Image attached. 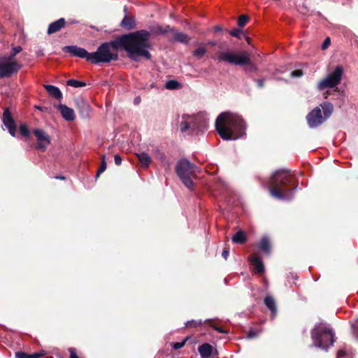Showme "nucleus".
Segmentation results:
<instances>
[{
    "label": "nucleus",
    "instance_id": "nucleus-21",
    "mask_svg": "<svg viewBox=\"0 0 358 358\" xmlns=\"http://www.w3.org/2000/svg\"><path fill=\"white\" fill-rule=\"evenodd\" d=\"M320 107L322 108V109L323 110L324 115H322V117H325V120H326L332 114L333 110H334V106H333L332 103H331L330 102L325 101L320 104Z\"/></svg>",
    "mask_w": 358,
    "mask_h": 358
},
{
    "label": "nucleus",
    "instance_id": "nucleus-38",
    "mask_svg": "<svg viewBox=\"0 0 358 358\" xmlns=\"http://www.w3.org/2000/svg\"><path fill=\"white\" fill-rule=\"evenodd\" d=\"M259 334H260L259 331H254V330L251 329L248 332L247 337L248 338H253L258 336L259 335Z\"/></svg>",
    "mask_w": 358,
    "mask_h": 358
},
{
    "label": "nucleus",
    "instance_id": "nucleus-30",
    "mask_svg": "<svg viewBox=\"0 0 358 358\" xmlns=\"http://www.w3.org/2000/svg\"><path fill=\"white\" fill-rule=\"evenodd\" d=\"M101 159H102L101 164L97 171L96 177H99V175L101 173H102L106 169V167H107L105 155H102Z\"/></svg>",
    "mask_w": 358,
    "mask_h": 358
},
{
    "label": "nucleus",
    "instance_id": "nucleus-10",
    "mask_svg": "<svg viewBox=\"0 0 358 358\" xmlns=\"http://www.w3.org/2000/svg\"><path fill=\"white\" fill-rule=\"evenodd\" d=\"M306 120L309 127L314 129L321 125L325 121V117H322L320 108L316 107L307 115Z\"/></svg>",
    "mask_w": 358,
    "mask_h": 358
},
{
    "label": "nucleus",
    "instance_id": "nucleus-5",
    "mask_svg": "<svg viewBox=\"0 0 358 358\" xmlns=\"http://www.w3.org/2000/svg\"><path fill=\"white\" fill-rule=\"evenodd\" d=\"M178 127L181 132L198 134L206 129V122L199 115L183 114L179 120Z\"/></svg>",
    "mask_w": 358,
    "mask_h": 358
},
{
    "label": "nucleus",
    "instance_id": "nucleus-50",
    "mask_svg": "<svg viewBox=\"0 0 358 358\" xmlns=\"http://www.w3.org/2000/svg\"><path fill=\"white\" fill-rule=\"evenodd\" d=\"M215 31H222V28L220 27L216 26V27H215Z\"/></svg>",
    "mask_w": 358,
    "mask_h": 358
},
{
    "label": "nucleus",
    "instance_id": "nucleus-48",
    "mask_svg": "<svg viewBox=\"0 0 358 358\" xmlns=\"http://www.w3.org/2000/svg\"><path fill=\"white\" fill-rule=\"evenodd\" d=\"M222 256L225 259H227L228 256H229V251L227 250H223L222 253Z\"/></svg>",
    "mask_w": 358,
    "mask_h": 358
},
{
    "label": "nucleus",
    "instance_id": "nucleus-4",
    "mask_svg": "<svg viewBox=\"0 0 358 358\" xmlns=\"http://www.w3.org/2000/svg\"><path fill=\"white\" fill-rule=\"evenodd\" d=\"M334 334L333 329L327 323L316 324L311 331L313 346L327 350L334 345Z\"/></svg>",
    "mask_w": 358,
    "mask_h": 358
},
{
    "label": "nucleus",
    "instance_id": "nucleus-20",
    "mask_svg": "<svg viewBox=\"0 0 358 358\" xmlns=\"http://www.w3.org/2000/svg\"><path fill=\"white\" fill-rule=\"evenodd\" d=\"M44 87L52 97L57 99H60L62 98V92L57 87L51 85H45Z\"/></svg>",
    "mask_w": 358,
    "mask_h": 358
},
{
    "label": "nucleus",
    "instance_id": "nucleus-34",
    "mask_svg": "<svg viewBox=\"0 0 358 358\" xmlns=\"http://www.w3.org/2000/svg\"><path fill=\"white\" fill-rule=\"evenodd\" d=\"M230 34L232 36L236 37L238 38H241L242 36H244V34L242 32V31L241 29H234L231 30L230 31Z\"/></svg>",
    "mask_w": 358,
    "mask_h": 358
},
{
    "label": "nucleus",
    "instance_id": "nucleus-39",
    "mask_svg": "<svg viewBox=\"0 0 358 358\" xmlns=\"http://www.w3.org/2000/svg\"><path fill=\"white\" fill-rule=\"evenodd\" d=\"M303 76L302 70L298 69L291 72V76L293 78H299Z\"/></svg>",
    "mask_w": 358,
    "mask_h": 358
},
{
    "label": "nucleus",
    "instance_id": "nucleus-45",
    "mask_svg": "<svg viewBox=\"0 0 358 358\" xmlns=\"http://www.w3.org/2000/svg\"><path fill=\"white\" fill-rule=\"evenodd\" d=\"M255 81L257 82V85L259 87H264V80L263 79H258V80H255Z\"/></svg>",
    "mask_w": 358,
    "mask_h": 358
},
{
    "label": "nucleus",
    "instance_id": "nucleus-37",
    "mask_svg": "<svg viewBox=\"0 0 358 358\" xmlns=\"http://www.w3.org/2000/svg\"><path fill=\"white\" fill-rule=\"evenodd\" d=\"M187 339H188V338H186L182 342L174 343L173 345V348L174 350H179V349L182 348L185 345V343L187 341Z\"/></svg>",
    "mask_w": 358,
    "mask_h": 358
},
{
    "label": "nucleus",
    "instance_id": "nucleus-54",
    "mask_svg": "<svg viewBox=\"0 0 358 358\" xmlns=\"http://www.w3.org/2000/svg\"><path fill=\"white\" fill-rule=\"evenodd\" d=\"M48 358H53V357H48Z\"/></svg>",
    "mask_w": 358,
    "mask_h": 358
},
{
    "label": "nucleus",
    "instance_id": "nucleus-40",
    "mask_svg": "<svg viewBox=\"0 0 358 358\" xmlns=\"http://www.w3.org/2000/svg\"><path fill=\"white\" fill-rule=\"evenodd\" d=\"M330 44H331L330 38H329V37L326 38L322 44V50L327 49L330 45Z\"/></svg>",
    "mask_w": 358,
    "mask_h": 358
},
{
    "label": "nucleus",
    "instance_id": "nucleus-18",
    "mask_svg": "<svg viewBox=\"0 0 358 358\" xmlns=\"http://www.w3.org/2000/svg\"><path fill=\"white\" fill-rule=\"evenodd\" d=\"M124 10L126 13H127V8L126 6H124ZM121 26L128 30L133 29L135 27V20L133 18L127 17L126 14L121 22Z\"/></svg>",
    "mask_w": 358,
    "mask_h": 358
},
{
    "label": "nucleus",
    "instance_id": "nucleus-29",
    "mask_svg": "<svg viewBox=\"0 0 358 358\" xmlns=\"http://www.w3.org/2000/svg\"><path fill=\"white\" fill-rule=\"evenodd\" d=\"M22 50V48L20 45L13 47L11 49L10 54L9 55H5L7 57H10L12 60H14V57L17 54L20 53Z\"/></svg>",
    "mask_w": 358,
    "mask_h": 358
},
{
    "label": "nucleus",
    "instance_id": "nucleus-51",
    "mask_svg": "<svg viewBox=\"0 0 358 358\" xmlns=\"http://www.w3.org/2000/svg\"><path fill=\"white\" fill-rule=\"evenodd\" d=\"M55 178L57 179H59V180H64L65 179L64 176H56Z\"/></svg>",
    "mask_w": 358,
    "mask_h": 358
},
{
    "label": "nucleus",
    "instance_id": "nucleus-25",
    "mask_svg": "<svg viewBox=\"0 0 358 358\" xmlns=\"http://www.w3.org/2000/svg\"><path fill=\"white\" fill-rule=\"evenodd\" d=\"M259 248L266 254L270 253L271 245L267 237L264 236L262 238L259 243Z\"/></svg>",
    "mask_w": 358,
    "mask_h": 358
},
{
    "label": "nucleus",
    "instance_id": "nucleus-9",
    "mask_svg": "<svg viewBox=\"0 0 358 358\" xmlns=\"http://www.w3.org/2000/svg\"><path fill=\"white\" fill-rule=\"evenodd\" d=\"M22 65L5 55L0 57V78H7L17 73Z\"/></svg>",
    "mask_w": 358,
    "mask_h": 358
},
{
    "label": "nucleus",
    "instance_id": "nucleus-1",
    "mask_svg": "<svg viewBox=\"0 0 358 358\" xmlns=\"http://www.w3.org/2000/svg\"><path fill=\"white\" fill-rule=\"evenodd\" d=\"M150 34L145 30L137 31L123 35L116 40L102 43L94 52H91V63H109L118 59V48L122 47L128 57L134 61H139L141 57L150 59V53L149 38Z\"/></svg>",
    "mask_w": 358,
    "mask_h": 358
},
{
    "label": "nucleus",
    "instance_id": "nucleus-52",
    "mask_svg": "<svg viewBox=\"0 0 358 358\" xmlns=\"http://www.w3.org/2000/svg\"><path fill=\"white\" fill-rule=\"evenodd\" d=\"M36 108L37 109L40 110H42V108H41V107H40V106H36Z\"/></svg>",
    "mask_w": 358,
    "mask_h": 358
},
{
    "label": "nucleus",
    "instance_id": "nucleus-46",
    "mask_svg": "<svg viewBox=\"0 0 358 358\" xmlns=\"http://www.w3.org/2000/svg\"><path fill=\"white\" fill-rule=\"evenodd\" d=\"M346 353L345 352H344L343 350H338V353H337V357L336 358H341L342 357H344L345 356Z\"/></svg>",
    "mask_w": 358,
    "mask_h": 358
},
{
    "label": "nucleus",
    "instance_id": "nucleus-23",
    "mask_svg": "<svg viewBox=\"0 0 358 358\" xmlns=\"http://www.w3.org/2000/svg\"><path fill=\"white\" fill-rule=\"evenodd\" d=\"M264 304L271 311L273 315H275L276 314V304L274 299L272 296H267L264 299Z\"/></svg>",
    "mask_w": 358,
    "mask_h": 358
},
{
    "label": "nucleus",
    "instance_id": "nucleus-11",
    "mask_svg": "<svg viewBox=\"0 0 358 358\" xmlns=\"http://www.w3.org/2000/svg\"><path fill=\"white\" fill-rule=\"evenodd\" d=\"M63 51L71 54L72 56L78 57L80 58H85L91 62V55L85 48L78 47L77 45H66L62 48Z\"/></svg>",
    "mask_w": 358,
    "mask_h": 358
},
{
    "label": "nucleus",
    "instance_id": "nucleus-2",
    "mask_svg": "<svg viewBox=\"0 0 358 358\" xmlns=\"http://www.w3.org/2000/svg\"><path fill=\"white\" fill-rule=\"evenodd\" d=\"M215 127L224 140H236L245 134V124L237 114L222 113L216 119Z\"/></svg>",
    "mask_w": 358,
    "mask_h": 358
},
{
    "label": "nucleus",
    "instance_id": "nucleus-3",
    "mask_svg": "<svg viewBox=\"0 0 358 358\" xmlns=\"http://www.w3.org/2000/svg\"><path fill=\"white\" fill-rule=\"evenodd\" d=\"M269 192L272 196L280 200H290L293 198L297 185L290 171L280 169L274 172L270 179Z\"/></svg>",
    "mask_w": 358,
    "mask_h": 358
},
{
    "label": "nucleus",
    "instance_id": "nucleus-26",
    "mask_svg": "<svg viewBox=\"0 0 358 358\" xmlns=\"http://www.w3.org/2000/svg\"><path fill=\"white\" fill-rule=\"evenodd\" d=\"M206 52L207 49L204 46H200L193 52V55L197 59H201Z\"/></svg>",
    "mask_w": 358,
    "mask_h": 358
},
{
    "label": "nucleus",
    "instance_id": "nucleus-15",
    "mask_svg": "<svg viewBox=\"0 0 358 358\" xmlns=\"http://www.w3.org/2000/svg\"><path fill=\"white\" fill-rule=\"evenodd\" d=\"M66 24V20L64 18H59V20L50 23L48 26V34H52L58 31H59L62 28H63Z\"/></svg>",
    "mask_w": 358,
    "mask_h": 358
},
{
    "label": "nucleus",
    "instance_id": "nucleus-6",
    "mask_svg": "<svg viewBox=\"0 0 358 358\" xmlns=\"http://www.w3.org/2000/svg\"><path fill=\"white\" fill-rule=\"evenodd\" d=\"M199 169L186 159L178 161L176 164V171L186 187L192 189L194 187L193 179L195 178Z\"/></svg>",
    "mask_w": 358,
    "mask_h": 358
},
{
    "label": "nucleus",
    "instance_id": "nucleus-12",
    "mask_svg": "<svg viewBox=\"0 0 358 358\" xmlns=\"http://www.w3.org/2000/svg\"><path fill=\"white\" fill-rule=\"evenodd\" d=\"M38 140L37 148L45 150L50 143V137L42 129H36L33 131Z\"/></svg>",
    "mask_w": 358,
    "mask_h": 358
},
{
    "label": "nucleus",
    "instance_id": "nucleus-8",
    "mask_svg": "<svg viewBox=\"0 0 358 358\" xmlns=\"http://www.w3.org/2000/svg\"><path fill=\"white\" fill-rule=\"evenodd\" d=\"M343 74V67L341 65L336 66L332 71H329L327 76L317 83V90L322 91L323 90L336 87L340 84Z\"/></svg>",
    "mask_w": 358,
    "mask_h": 358
},
{
    "label": "nucleus",
    "instance_id": "nucleus-28",
    "mask_svg": "<svg viewBox=\"0 0 358 358\" xmlns=\"http://www.w3.org/2000/svg\"><path fill=\"white\" fill-rule=\"evenodd\" d=\"M180 86V83L175 80H171L166 83L165 87L168 90H176Z\"/></svg>",
    "mask_w": 358,
    "mask_h": 358
},
{
    "label": "nucleus",
    "instance_id": "nucleus-33",
    "mask_svg": "<svg viewBox=\"0 0 358 358\" xmlns=\"http://www.w3.org/2000/svg\"><path fill=\"white\" fill-rule=\"evenodd\" d=\"M248 21V17L246 15H241L238 19V25L239 27H243Z\"/></svg>",
    "mask_w": 358,
    "mask_h": 358
},
{
    "label": "nucleus",
    "instance_id": "nucleus-13",
    "mask_svg": "<svg viewBox=\"0 0 358 358\" xmlns=\"http://www.w3.org/2000/svg\"><path fill=\"white\" fill-rule=\"evenodd\" d=\"M3 123L8 129L9 134L12 136H15L16 125L8 108H6L3 111Z\"/></svg>",
    "mask_w": 358,
    "mask_h": 358
},
{
    "label": "nucleus",
    "instance_id": "nucleus-36",
    "mask_svg": "<svg viewBox=\"0 0 358 358\" xmlns=\"http://www.w3.org/2000/svg\"><path fill=\"white\" fill-rule=\"evenodd\" d=\"M173 29L171 28L169 26L166 27L165 28H162V27H157L156 32L157 34H164L168 31H172Z\"/></svg>",
    "mask_w": 358,
    "mask_h": 358
},
{
    "label": "nucleus",
    "instance_id": "nucleus-7",
    "mask_svg": "<svg viewBox=\"0 0 358 358\" xmlns=\"http://www.w3.org/2000/svg\"><path fill=\"white\" fill-rule=\"evenodd\" d=\"M215 59L219 62H224L231 65L243 66L249 62V53L245 51L227 49L218 52Z\"/></svg>",
    "mask_w": 358,
    "mask_h": 358
},
{
    "label": "nucleus",
    "instance_id": "nucleus-43",
    "mask_svg": "<svg viewBox=\"0 0 358 358\" xmlns=\"http://www.w3.org/2000/svg\"><path fill=\"white\" fill-rule=\"evenodd\" d=\"M115 163L116 165L120 166L122 164V158L119 155H115L114 157Z\"/></svg>",
    "mask_w": 358,
    "mask_h": 358
},
{
    "label": "nucleus",
    "instance_id": "nucleus-22",
    "mask_svg": "<svg viewBox=\"0 0 358 358\" xmlns=\"http://www.w3.org/2000/svg\"><path fill=\"white\" fill-rule=\"evenodd\" d=\"M138 159L141 164V166L144 168L149 167L151 162V157L146 152H141L137 154Z\"/></svg>",
    "mask_w": 358,
    "mask_h": 358
},
{
    "label": "nucleus",
    "instance_id": "nucleus-53",
    "mask_svg": "<svg viewBox=\"0 0 358 358\" xmlns=\"http://www.w3.org/2000/svg\"><path fill=\"white\" fill-rule=\"evenodd\" d=\"M208 43H209V44H211V45H215V43H214V42H213V41H210V42H209Z\"/></svg>",
    "mask_w": 358,
    "mask_h": 358
},
{
    "label": "nucleus",
    "instance_id": "nucleus-42",
    "mask_svg": "<svg viewBox=\"0 0 358 358\" xmlns=\"http://www.w3.org/2000/svg\"><path fill=\"white\" fill-rule=\"evenodd\" d=\"M17 358H29V355L24 352H18L15 353Z\"/></svg>",
    "mask_w": 358,
    "mask_h": 358
},
{
    "label": "nucleus",
    "instance_id": "nucleus-31",
    "mask_svg": "<svg viewBox=\"0 0 358 358\" xmlns=\"http://www.w3.org/2000/svg\"><path fill=\"white\" fill-rule=\"evenodd\" d=\"M202 324H203V322L201 320H189V321L186 322L185 327H195L197 326H200Z\"/></svg>",
    "mask_w": 358,
    "mask_h": 358
},
{
    "label": "nucleus",
    "instance_id": "nucleus-27",
    "mask_svg": "<svg viewBox=\"0 0 358 358\" xmlns=\"http://www.w3.org/2000/svg\"><path fill=\"white\" fill-rule=\"evenodd\" d=\"M67 85L71 87H85L86 85V83L83 81H79L74 79H70L67 80Z\"/></svg>",
    "mask_w": 358,
    "mask_h": 358
},
{
    "label": "nucleus",
    "instance_id": "nucleus-47",
    "mask_svg": "<svg viewBox=\"0 0 358 358\" xmlns=\"http://www.w3.org/2000/svg\"><path fill=\"white\" fill-rule=\"evenodd\" d=\"M41 356V354L35 352V353L29 355V358H39Z\"/></svg>",
    "mask_w": 358,
    "mask_h": 358
},
{
    "label": "nucleus",
    "instance_id": "nucleus-14",
    "mask_svg": "<svg viewBox=\"0 0 358 358\" xmlns=\"http://www.w3.org/2000/svg\"><path fill=\"white\" fill-rule=\"evenodd\" d=\"M58 110L60 112L62 117L66 121H73L75 119L74 110L66 106V105H59L57 106Z\"/></svg>",
    "mask_w": 358,
    "mask_h": 358
},
{
    "label": "nucleus",
    "instance_id": "nucleus-49",
    "mask_svg": "<svg viewBox=\"0 0 358 358\" xmlns=\"http://www.w3.org/2000/svg\"><path fill=\"white\" fill-rule=\"evenodd\" d=\"M83 103L84 106L85 107L86 110H89L90 108V106L87 103H85V101H83Z\"/></svg>",
    "mask_w": 358,
    "mask_h": 358
},
{
    "label": "nucleus",
    "instance_id": "nucleus-19",
    "mask_svg": "<svg viewBox=\"0 0 358 358\" xmlns=\"http://www.w3.org/2000/svg\"><path fill=\"white\" fill-rule=\"evenodd\" d=\"M173 40L182 43H187L189 41L188 36L182 32L177 31L173 29Z\"/></svg>",
    "mask_w": 358,
    "mask_h": 358
},
{
    "label": "nucleus",
    "instance_id": "nucleus-41",
    "mask_svg": "<svg viewBox=\"0 0 358 358\" xmlns=\"http://www.w3.org/2000/svg\"><path fill=\"white\" fill-rule=\"evenodd\" d=\"M206 321L210 322V325L215 329L217 331H218L219 333H223V334H227V331H224L223 329H222L221 328L217 327V326H213L211 324V322L210 320H207Z\"/></svg>",
    "mask_w": 358,
    "mask_h": 358
},
{
    "label": "nucleus",
    "instance_id": "nucleus-24",
    "mask_svg": "<svg viewBox=\"0 0 358 358\" xmlns=\"http://www.w3.org/2000/svg\"><path fill=\"white\" fill-rule=\"evenodd\" d=\"M231 240L234 243L243 244L247 240L246 235L244 231L240 230L232 236Z\"/></svg>",
    "mask_w": 358,
    "mask_h": 358
},
{
    "label": "nucleus",
    "instance_id": "nucleus-16",
    "mask_svg": "<svg viewBox=\"0 0 358 358\" xmlns=\"http://www.w3.org/2000/svg\"><path fill=\"white\" fill-rule=\"evenodd\" d=\"M249 261L255 267V271L258 273H262L264 271V266L262 259L255 255H250Z\"/></svg>",
    "mask_w": 358,
    "mask_h": 358
},
{
    "label": "nucleus",
    "instance_id": "nucleus-32",
    "mask_svg": "<svg viewBox=\"0 0 358 358\" xmlns=\"http://www.w3.org/2000/svg\"><path fill=\"white\" fill-rule=\"evenodd\" d=\"M244 66H245L244 70L246 72L256 71L257 69L256 66L251 62L250 57H249V62L247 64H245Z\"/></svg>",
    "mask_w": 358,
    "mask_h": 358
},
{
    "label": "nucleus",
    "instance_id": "nucleus-17",
    "mask_svg": "<svg viewBox=\"0 0 358 358\" xmlns=\"http://www.w3.org/2000/svg\"><path fill=\"white\" fill-rule=\"evenodd\" d=\"M198 350L202 358H208L212 355L213 347L208 343H204L199 347Z\"/></svg>",
    "mask_w": 358,
    "mask_h": 358
},
{
    "label": "nucleus",
    "instance_id": "nucleus-44",
    "mask_svg": "<svg viewBox=\"0 0 358 358\" xmlns=\"http://www.w3.org/2000/svg\"><path fill=\"white\" fill-rule=\"evenodd\" d=\"M70 358H79L74 348L69 349Z\"/></svg>",
    "mask_w": 358,
    "mask_h": 358
},
{
    "label": "nucleus",
    "instance_id": "nucleus-35",
    "mask_svg": "<svg viewBox=\"0 0 358 358\" xmlns=\"http://www.w3.org/2000/svg\"><path fill=\"white\" fill-rule=\"evenodd\" d=\"M20 132L22 135L25 137L29 136V131L25 124H21L20 126Z\"/></svg>",
    "mask_w": 358,
    "mask_h": 358
}]
</instances>
